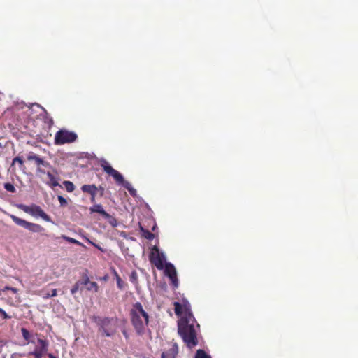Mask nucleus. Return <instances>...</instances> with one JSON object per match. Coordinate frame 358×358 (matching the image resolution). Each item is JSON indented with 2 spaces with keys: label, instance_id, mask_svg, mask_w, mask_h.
I'll list each match as a JSON object with an SVG mask.
<instances>
[{
  "label": "nucleus",
  "instance_id": "nucleus-42",
  "mask_svg": "<svg viewBox=\"0 0 358 358\" xmlns=\"http://www.w3.org/2000/svg\"><path fill=\"white\" fill-rule=\"evenodd\" d=\"M112 271H113V275H114V276H115V278L116 279L117 278V275H118L117 272L116 271V270L115 268H113Z\"/></svg>",
  "mask_w": 358,
  "mask_h": 358
},
{
  "label": "nucleus",
  "instance_id": "nucleus-39",
  "mask_svg": "<svg viewBox=\"0 0 358 358\" xmlns=\"http://www.w3.org/2000/svg\"><path fill=\"white\" fill-rule=\"evenodd\" d=\"M96 194V192H94L93 194H90L91 195L90 201L92 203H94L95 201Z\"/></svg>",
  "mask_w": 358,
  "mask_h": 358
},
{
  "label": "nucleus",
  "instance_id": "nucleus-14",
  "mask_svg": "<svg viewBox=\"0 0 358 358\" xmlns=\"http://www.w3.org/2000/svg\"><path fill=\"white\" fill-rule=\"evenodd\" d=\"M91 213H97L101 215L103 217L107 216V212L104 210L103 206L101 204H94L90 208Z\"/></svg>",
  "mask_w": 358,
  "mask_h": 358
},
{
  "label": "nucleus",
  "instance_id": "nucleus-38",
  "mask_svg": "<svg viewBox=\"0 0 358 358\" xmlns=\"http://www.w3.org/2000/svg\"><path fill=\"white\" fill-rule=\"evenodd\" d=\"M98 187V190L100 191V196H103V194H104V187L101 185L97 187Z\"/></svg>",
  "mask_w": 358,
  "mask_h": 358
},
{
  "label": "nucleus",
  "instance_id": "nucleus-37",
  "mask_svg": "<svg viewBox=\"0 0 358 358\" xmlns=\"http://www.w3.org/2000/svg\"><path fill=\"white\" fill-rule=\"evenodd\" d=\"M41 165H42L45 167L52 168L51 164L48 162L45 161V160L43 161V164H41Z\"/></svg>",
  "mask_w": 358,
  "mask_h": 358
},
{
  "label": "nucleus",
  "instance_id": "nucleus-35",
  "mask_svg": "<svg viewBox=\"0 0 358 358\" xmlns=\"http://www.w3.org/2000/svg\"><path fill=\"white\" fill-rule=\"evenodd\" d=\"M37 155L36 154H34V153H30L28 157H27V159L29 160V161H31V160H34L36 159V158L37 157Z\"/></svg>",
  "mask_w": 358,
  "mask_h": 358
},
{
  "label": "nucleus",
  "instance_id": "nucleus-17",
  "mask_svg": "<svg viewBox=\"0 0 358 358\" xmlns=\"http://www.w3.org/2000/svg\"><path fill=\"white\" fill-rule=\"evenodd\" d=\"M33 105H35L39 108H41L44 113H45V120H44V122L47 124H48L50 126L52 125L53 124V120L51 117L49 116V115L48 114L46 110L42 107L41 105H39L38 103H34Z\"/></svg>",
  "mask_w": 358,
  "mask_h": 358
},
{
  "label": "nucleus",
  "instance_id": "nucleus-10",
  "mask_svg": "<svg viewBox=\"0 0 358 358\" xmlns=\"http://www.w3.org/2000/svg\"><path fill=\"white\" fill-rule=\"evenodd\" d=\"M131 310H132L133 312H136L137 315H140V316L143 317L145 320V324L146 325L148 324L149 315L148 313L144 310L143 306L140 302H136L133 305V308Z\"/></svg>",
  "mask_w": 358,
  "mask_h": 358
},
{
  "label": "nucleus",
  "instance_id": "nucleus-12",
  "mask_svg": "<svg viewBox=\"0 0 358 358\" xmlns=\"http://www.w3.org/2000/svg\"><path fill=\"white\" fill-rule=\"evenodd\" d=\"M178 352V345L176 343H174L170 349L162 353L161 358H176Z\"/></svg>",
  "mask_w": 358,
  "mask_h": 358
},
{
  "label": "nucleus",
  "instance_id": "nucleus-43",
  "mask_svg": "<svg viewBox=\"0 0 358 358\" xmlns=\"http://www.w3.org/2000/svg\"><path fill=\"white\" fill-rule=\"evenodd\" d=\"M6 289H10L12 292H13L14 293H16L17 289L16 288H14V287H6Z\"/></svg>",
  "mask_w": 358,
  "mask_h": 358
},
{
  "label": "nucleus",
  "instance_id": "nucleus-23",
  "mask_svg": "<svg viewBox=\"0 0 358 358\" xmlns=\"http://www.w3.org/2000/svg\"><path fill=\"white\" fill-rule=\"evenodd\" d=\"M194 358H211V357L206 354L203 350H197Z\"/></svg>",
  "mask_w": 358,
  "mask_h": 358
},
{
  "label": "nucleus",
  "instance_id": "nucleus-46",
  "mask_svg": "<svg viewBox=\"0 0 358 358\" xmlns=\"http://www.w3.org/2000/svg\"><path fill=\"white\" fill-rule=\"evenodd\" d=\"M48 357L49 358H55L56 357L54 356L52 354L50 353V354H48Z\"/></svg>",
  "mask_w": 358,
  "mask_h": 358
},
{
  "label": "nucleus",
  "instance_id": "nucleus-21",
  "mask_svg": "<svg viewBox=\"0 0 358 358\" xmlns=\"http://www.w3.org/2000/svg\"><path fill=\"white\" fill-rule=\"evenodd\" d=\"M87 287L86 289L88 290V291H94V292H97L98 290H99V286H98V284L95 282H90L89 280V283L86 285Z\"/></svg>",
  "mask_w": 358,
  "mask_h": 358
},
{
  "label": "nucleus",
  "instance_id": "nucleus-4",
  "mask_svg": "<svg viewBox=\"0 0 358 358\" xmlns=\"http://www.w3.org/2000/svg\"><path fill=\"white\" fill-rule=\"evenodd\" d=\"M77 134L73 131H69L66 129H60L55 136V144L63 145L65 143H71L76 141Z\"/></svg>",
  "mask_w": 358,
  "mask_h": 358
},
{
  "label": "nucleus",
  "instance_id": "nucleus-13",
  "mask_svg": "<svg viewBox=\"0 0 358 358\" xmlns=\"http://www.w3.org/2000/svg\"><path fill=\"white\" fill-rule=\"evenodd\" d=\"M164 273L170 278V276L176 275V270L173 264L166 262L164 264Z\"/></svg>",
  "mask_w": 358,
  "mask_h": 358
},
{
  "label": "nucleus",
  "instance_id": "nucleus-30",
  "mask_svg": "<svg viewBox=\"0 0 358 358\" xmlns=\"http://www.w3.org/2000/svg\"><path fill=\"white\" fill-rule=\"evenodd\" d=\"M172 282V285L173 286V288H177L178 287V280L176 275L170 276L169 278Z\"/></svg>",
  "mask_w": 358,
  "mask_h": 358
},
{
  "label": "nucleus",
  "instance_id": "nucleus-2",
  "mask_svg": "<svg viewBox=\"0 0 358 358\" xmlns=\"http://www.w3.org/2000/svg\"><path fill=\"white\" fill-rule=\"evenodd\" d=\"M94 322L99 326L102 336L112 337L116 332L117 320L114 317L94 316Z\"/></svg>",
  "mask_w": 358,
  "mask_h": 358
},
{
  "label": "nucleus",
  "instance_id": "nucleus-49",
  "mask_svg": "<svg viewBox=\"0 0 358 358\" xmlns=\"http://www.w3.org/2000/svg\"><path fill=\"white\" fill-rule=\"evenodd\" d=\"M3 145L1 144V143H0V148H3Z\"/></svg>",
  "mask_w": 358,
  "mask_h": 358
},
{
  "label": "nucleus",
  "instance_id": "nucleus-8",
  "mask_svg": "<svg viewBox=\"0 0 358 358\" xmlns=\"http://www.w3.org/2000/svg\"><path fill=\"white\" fill-rule=\"evenodd\" d=\"M131 321L137 334L142 335L145 332V325L141 319L140 315H137L136 312L130 311Z\"/></svg>",
  "mask_w": 358,
  "mask_h": 358
},
{
  "label": "nucleus",
  "instance_id": "nucleus-6",
  "mask_svg": "<svg viewBox=\"0 0 358 358\" xmlns=\"http://www.w3.org/2000/svg\"><path fill=\"white\" fill-rule=\"evenodd\" d=\"M10 218L17 225L22 227L31 232L41 233L45 230L44 228L40 224L27 222L14 215H10Z\"/></svg>",
  "mask_w": 358,
  "mask_h": 358
},
{
  "label": "nucleus",
  "instance_id": "nucleus-24",
  "mask_svg": "<svg viewBox=\"0 0 358 358\" xmlns=\"http://www.w3.org/2000/svg\"><path fill=\"white\" fill-rule=\"evenodd\" d=\"M4 189L11 193H15L16 192V189L14 185L11 183L7 182L3 185Z\"/></svg>",
  "mask_w": 358,
  "mask_h": 358
},
{
  "label": "nucleus",
  "instance_id": "nucleus-22",
  "mask_svg": "<svg viewBox=\"0 0 358 358\" xmlns=\"http://www.w3.org/2000/svg\"><path fill=\"white\" fill-rule=\"evenodd\" d=\"M63 185H64L66 190L68 192H72L75 189V185L71 181H64Z\"/></svg>",
  "mask_w": 358,
  "mask_h": 358
},
{
  "label": "nucleus",
  "instance_id": "nucleus-5",
  "mask_svg": "<svg viewBox=\"0 0 358 358\" xmlns=\"http://www.w3.org/2000/svg\"><path fill=\"white\" fill-rule=\"evenodd\" d=\"M99 164L104 171L111 176L118 185L124 186V182H127L124 180L123 176L117 170L114 169L104 158L99 159Z\"/></svg>",
  "mask_w": 358,
  "mask_h": 358
},
{
  "label": "nucleus",
  "instance_id": "nucleus-16",
  "mask_svg": "<svg viewBox=\"0 0 358 358\" xmlns=\"http://www.w3.org/2000/svg\"><path fill=\"white\" fill-rule=\"evenodd\" d=\"M81 190L85 193L93 194L94 192L98 190V187L95 185H83L81 187Z\"/></svg>",
  "mask_w": 358,
  "mask_h": 358
},
{
  "label": "nucleus",
  "instance_id": "nucleus-48",
  "mask_svg": "<svg viewBox=\"0 0 358 358\" xmlns=\"http://www.w3.org/2000/svg\"><path fill=\"white\" fill-rule=\"evenodd\" d=\"M121 236H123V237H125V232H122L121 233Z\"/></svg>",
  "mask_w": 358,
  "mask_h": 358
},
{
  "label": "nucleus",
  "instance_id": "nucleus-36",
  "mask_svg": "<svg viewBox=\"0 0 358 358\" xmlns=\"http://www.w3.org/2000/svg\"><path fill=\"white\" fill-rule=\"evenodd\" d=\"M43 159L38 156H37V157L35 159V162L38 166H40L41 164H43Z\"/></svg>",
  "mask_w": 358,
  "mask_h": 358
},
{
  "label": "nucleus",
  "instance_id": "nucleus-3",
  "mask_svg": "<svg viewBox=\"0 0 358 358\" xmlns=\"http://www.w3.org/2000/svg\"><path fill=\"white\" fill-rule=\"evenodd\" d=\"M17 208L24 213H28L33 217H40L46 222H51V218L48 215L42 208L36 204H31V206H27L24 204H18Z\"/></svg>",
  "mask_w": 358,
  "mask_h": 358
},
{
  "label": "nucleus",
  "instance_id": "nucleus-50",
  "mask_svg": "<svg viewBox=\"0 0 358 358\" xmlns=\"http://www.w3.org/2000/svg\"><path fill=\"white\" fill-rule=\"evenodd\" d=\"M196 327L199 328V324H196Z\"/></svg>",
  "mask_w": 358,
  "mask_h": 358
},
{
  "label": "nucleus",
  "instance_id": "nucleus-34",
  "mask_svg": "<svg viewBox=\"0 0 358 358\" xmlns=\"http://www.w3.org/2000/svg\"><path fill=\"white\" fill-rule=\"evenodd\" d=\"M15 162H18L20 165H23V160L20 157H16L13 160V164Z\"/></svg>",
  "mask_w": 358,
  "mask_h": 358
},
{
  "label": "nucleus",
  "instance_id": "nucleus-26",
  "mask_svg": "<svg viewBox=\"0 0 358 358\" xmlns=\"http://www.w3.org/2000/svg\"><path fill=\"white\" fill-rule=\"evenodd\" d=\"M174 310L177 315L182 314V305L179 302L174 303Z\"/></svg>",
  "mask_w": 358,
  "mask_h": 358
},
{
  "label": "nucleus",
  "instance_id": "nucleus-51",
  "mask_svg": "<svg viewBox=\"0 0 358 358\" xmlns=\"http://www.w3.org/2000/svg\"><path fill=\"white\" fill-rule=\"evenodd\" d=\"M55 358H57V357H55Z\"/></svg>",
  "mask_w": 358,
  "mask_h": 358
},
{
  "label": "nucleus",
  "instance_id": "nucleus-45",
  "mask_svg": "<svg viewBox=\"0 0 358 358\" xmlns=\"http://www.w3.org/2000/svg\"><path fill=\"white\" fill-rule=\"evenodd\" d=\"M123 335L125 336L126 338H128V334L125 330L122 331Z\"/></svg>",
  "mask_w": 358,
  "mask_h": 358
},
{
  "label": "nucleus",
  "instance_id": "nucleus-1",
  "mask_svg": "<svg viewBox=\"0 0 358 358\" xmlns=\"http://www.w3.org/2000/svg\"><path fill=\"white\" fill-rule=\"evenodd\" d=\"M185 316L178 322V333L186 345L194 348L198 345L196 330L194 324L196 321L191 311V306L187 300H183Z\"/></svg>",
  "mask_w": 358,
  "mask_h": 358
},
{
  "label": "nucleus",
  "instance_id": "nucleus-20",
  "mask_svg": "<svg viewBox=\"0 0 358 358\" xmlns=\"http://www.w3.org/2000/svg\"><path fill=\"white\" fill-rule=\"evenodd\" d=\"M107 216H104L103 217L108 220V223L113 227H115L117 226V221L115 217L110 215L109 213H107Z\"/></svg>",
  "mask_w": 358,
  "mask_h": 358
},
{
  "label": "nucleus",
  "instance_id": "nucleus-33",
  "mask_svg": "<svg viewBox=\"0 0 358 358\" xmlns=\"http://www.w3.org/2000/svg\"><path fill=\"white\" fill-rule=\"evenodd\" d=\"M0 313L1 315V316L3 317V319H10V316L8 315L5 310H3L2 308H0Z\"/></svg>",
  "mask_w": 358,
  "mask_h": 358
},
{
  "label": "nucleus",
  "instance_id": "nucleus-29",
  "mask_svg": "<svg viewBox=\"0 0 358 358\" xmlns=\"http://www.w3.org/2000/svg\"><path fill=\"white\" fill-rule=\"evenodd\" d=\"M116 282H117V287L120 289H123L124 288V282L122 281V280L121 279V278L120 277V275H117V278H116Z\"/></svg>",
  "mask_w": 358,
  "mask_h": 358
},
{
  "label": "nucleus",
  "instance_id": "nucleus-7",
  "mask_svg": "<svg viewBox=\"0 0 358 358\" xmlns=\"http://www.w3.org/2000/svg\"><path fill=\"white\" fill-rule=\"evenodd\" d=\"M150 261L155 265L157 269H164L166 256L162 252H160L159 248L155 246L152 249V252L150 256Z\"/></svg>",
  "mask_w": 358,
  "mask_h": 358
},
{
  "label": "nucleus",
  "instance_id": "nucleus-15",
  "mask_svg": "<svg viewBox=\"0 0 358 358\" xmlns=\"http://www.w3.org/2000/svg\"><path fill=\"white\" fill-rule=\"evenodd\" d=\"M46 175L48 177V178L50 179V182H48L46 183L48 186H50L51 187H57V186L61 187L58 182L59 178H55L50 171H48L46 173Z\"/></svg>",
  "mask_w": 358,
  "mask_h": 358
},
{
  "label": "nucleus",
  "instance_id": "nucleus-25",
  "mask_svg": "<svg viewBox=\"0 0 358 358\" xmlns=\"http://www.w3.org/2000/svg\"><path fill=\"white\" fill-rule=\"evenodd\" d=\"M143 233V236L146 238V239H148V240H152L155 237V235L151 233L150 231L148 230H145L143 229H141Z\"/></svg>",
  "mask_w": 358,
  "mask_h": 358
},
{
  "label": "nucleus",
  "instance_id": "nucleus-18",
  "mask_svg": "<svg viewBox=\"0 0 358 358\" xmlns=\"http://www.w3.org/2000/svg\"><path fill=\"white\" fill-rule=\"evenodd\" d=\"M61 238H62L63 240H65L66 241L70 243H73V244H76V245H80V246H83L84 245L78 241V240L75 239V238H71V237H69L66 235H64L62 234L61 236H60Z\"/></svg>",
  "mask_w": 358,
  "mask_h": 358
},
{
  "label": "nucleus",
  "instance_id": "nucleus-47",
  "mask_svg": "<svg viewBox=\"0 0 358 358\" xmlns=\"http://www.w3.org/2000/svg\"><path fill=\"white\" fill-rule=\"evenodd\" d=\"M5 344L3 340H0V346H3Z\"/></svg>",
  "mask_w": 358,
  "mask_h": 358
},
{
  "label": "nucleus",
  "instance_id": "nucleus-31",
  "mask_svg": "<svg viewBox=\"0 0 358 358\" xmlns=\"http://www.w3.org/2000/svg\"><path fill=\"white\" fill-rule=\"evenodd\" d=\"M57 199L59 202L60 206L64 207L67 205V200L64 196L59 195L57 196Z\"/></svg>",
  "mask_w": 358,
  "mask_h": 358
},
{
  "label": "nucleus",
  "instance_id": "nucleus-44",
  "mask_svg": "<svg viewBox=\"0 0 358 358\" xmlns=\"http://www.w3.org/2000/svg\"><path fill=\"white\" fill-rule=\"evenodd\" d=\"M93 245H94V247H96V248H98L99 250H101V251H102V248H101L100 246H99L98 245H96V244H95V243H93Z\"/></svg>",
  "mask_w": 358,
  "mask_h": 358
},
{
  "label": "nucleus",
  "instance_id": "nucleus-27",
  "mask_svg": "<svg viewBox=\"0 0 358 358\" xmlns=\"http://www.w3.org/2000/svg\"><path fill=\"white\" fill-rule=\"evenodd\" d=\"M21 332L24 340L29 341V339L31 338V334L29 331L26 328H22Z\"/></svg>",
  "mask_w": 358,
  "mask_h": 358
},
{
  "label": "nucleus",
  "instance_id": "nucleus-11",
  "mask_svg": "<svg viewBox=\"0 0 358 358\" xmlns=\"http://www.w3.org/2000/svg\"><path fill=\"white\" fill-rule=\"evenodd\" d=\"M89 283V277L85 273L82 276V280L77 281L71 289V294L74 295L80 289V286L87 285Z\"/></svg>",
  "mask_w": 358,
  "mask_h": 358
},
{
  "label": "nucleus",
  "instance_id": "nucleus-9",
  "mask_svg": "<svg viewBox=\"0 0 358 358\" xmlns=\"http://www.w3.org/2000/svg\"><path fill=\"white\" fill-rule=\"evenodd\" d=\"M38 343L40 344V347L31 352L29 355H34L35 358H42L43 355L48 351V343L41 338L38 339Z\"/></svg>",
  "mask_w": 358,
  "mask_h": 358
},
{
  "label": "nucleus",
  "instance_id": "nucleus-40",
  "mask_svg": "<svg viewBox=\"0 0 358 358\" xmlns=\"http://www.w3.org/2000/svg\"><path fill=\"white\" fill-rule=\"evenodd\" d=\"M37 171H38V172H39V173H43V174H45V173H47V172H45V170L41 169V168H39V167L37 169Z\"/></svg>",
  "mask_w": 358,
  "mask_h": 358
},
{
  "label": "nucleus",
  "instance_id": "nucleus-41",
  "mask_svg": "<svg viewBox=\"0 0 358 358\" xmlns=\"http://www.w3.org/2000/svg\"><path fill=\"white\" fill-rule=\"evenodd\" d=\"M108 275H106L103 276L102 278H101L100 280H103V281H106V280H108Z\"/></svg>",
  "mask_w": 358,
  "mask_h": 358
},
{
  "label": "nucleus",
  "instance_id": "nucleus-19",
  "mask_svg": "<svg viewBox=\"0 0 358 358\" xmlns=\"http://www.w3.org/2000/svg\"><path fill=\"white\" fill-rule=\"evenodd\" d=\"M125 189H127L128 190V192H129V194L135 197L137 195V192L136 190L131 186V185L130 184V182H129L128 181L127 182H125L124 184V186H123Z\"/></svg>",
  "mask_w": 358,
  "mask_h": 358
},
{
  "label": "nucleus",
  "instance_id": "nucleus-28",
  "mask_svg": "<svg viewBox=\"0 0 358 358\" xmlns=\"http://www.w3.org/2000/svg\"><path fill=\"white\" fill-rule=\"evenodd\" d=\"M129 280L133 284L138 282V274L135 271H133L129 275Z\"/></svg>",
  "mask_w": 358,
  "mask_h": 358
},
{
  "label": "nucleus",
  "instance_id": "nucleus-32",
  "mask_svg": "<svg viewBox=\"0 0 358 358\" xmlns=\"http://www.w3.org/2000/svg\"><path fill=\"white\" fill-rule=\"evenodd\" d=\"M57 295V290L56 289H53L50 291V292L47 294L46 298L54 297Z\"/></svg>",
  "mask_w": 358,
  "mask_h": 358
}]
</instances>
